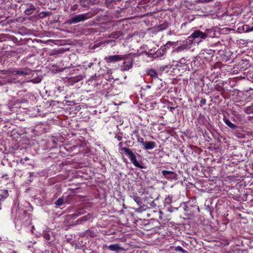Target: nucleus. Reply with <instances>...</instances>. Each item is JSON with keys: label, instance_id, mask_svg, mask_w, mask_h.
I'll return each mask as SVG.
<instances>
[{"label": "nucleus", "instance_id": "nucleus-1", "mask_svg": "<svg viewBox=\"0 0 253 253\" xmlns=\"http://www.w3.org/2000/svg\"><path fill=\"white\" fill-rule=\"evenodd\" d=\"M181 207L183 208L185 214L187 216L193 215L197 210L199 211V208L198 206L191 202L183 203L181 205Z\"/></svg>", "mask_w": 253, "mask_h": 253}, {"label": "nucleus", "instance_id": "nucleus-2", "mask_svg": "<svg viewBox=\"0 0 253 253\" xmlns=\"http://www.w3.org/2000/svg\"><path fill=\"white\" fill-rule=\"evenodd\" d=\"M121 151H124V152L128 156L131 162L134 166L140 169L143 168V167L137 161L135 154L130 149L126 147H123L121 149Z\"/></svg>", "mask_w": 253, "mask_h": 253}, {"label": "nucleus", "instance_id": "nucleus-3", "mask_svg": "<svg viewBox=\"0 0 253 253\" xmlns=\"http://www.w3.org/2000/svg\"><path fill=\"white\" fill-rule=\"evenodd\" d=\"M92 15L88 13H84L77 15L69 20L70 24L77 23L80 22L84 21L89 18H90Z\"/></svg>", "mask_w": 253, "mask_h": 253}, {"label": "nucleus", "instance_id": "nucleus-4", "mask_svg": "<svg viewBox=\"0 0 253 253\" xmlns=\"http://www.w3.org/2000/svg\"><path fill=\"white\" fill-rule=\"evenodd\" d=\"M211 32L210 29H207L205 32H203L199 30L195 31L189 37V39H198L205 40L209 36V32Z\"/></svg>", "mask_w": 253, "mask_h": 253}, {"label": "nucleus", "instance_id": "nucleus-5", "mask_svg": "<svg viewBox=\"0 0 253 253\" xmlns=\"http://www.w3.org/2000/svg\"><path fill=\"white\" fill-rule=\"evenodd\" d=\"M123 65L121 67V70L126 71L129 70L132 66L133 59L131 58H126L125 59Z\"/></svg>", "mask_w": 253, "mask_h": 253}, {"label": "nucleus", "instance_id": "nucleus-6", "mask_svg": "<svg viewBox=\"0 0 253 253\" xmlns=\"http://www.w3.org/2000/svg\"><path fill=\"white\" fill-rule=\"evenodd\" d=\"M162 174L165 178L167 179L171 180H176L177 179V174L173 171L162 170Z\"/></svg>", "mask_w": 253, "mask_h": 253}, {"label": "nucleus", "instance_id": "nucleus-7", "mask_svg": "<svg viewBox=\"0 0 253 253\" xmlns=\"http://www.w3.org/2000/svg\"><path fill=\"white\" fill-rule=\"evenodd\" d=\"M125 59V56L121 55H115L112 56H107L105 58V60L108 63L115 62L116 61L121 60Z\"/></svg>", "mask_w": 253, "mask_h": 253}, {"label": "nucleus", "instance_id": "nucleus-8", "mask_svg": "<svg viewBox=\"0 0 253 253\" xmlns=\"http://www.w3.org/2000/svg\"><path fill=\"white\" fill-rule=\"evenodd\" d=\"M140 143L144 146V148L146 150L152 149L154 148L156 146V144L153 141H143V139H142V141L140 142Z\"/></svg>", "mask_w": 253, "mask_h": 253}, {"label": "nucleus", "instance_id": "nucleus-9", "mask_svg": "<svg viewBox=\"0 0 253 253\" xmlns=\"http://www.w3.org/2000/svg\"><path fill=\"white\" fill-rule=\"evenodd\" d=\"M32 71L30 69L24 68L21 70H16L13 72L14 75H18L19 76H23L26 75H29L31 73Z\"/></svg>", "mask_w": 253, "mask_h": 253}, {"label": "nucleus", "instance_id": "nucleus-10", "mask_svg": "<svg viewBox=\"0 0 253 253\" xmlns=\"http://www.w3.org/2000/svg\"><path fill=\"white\" fill-rule=\"evenodd\" d=\"M108 249L112 251H118L119 250H123V248L118 244L111 245L108 246Z\"/></svg>", "mask_w": 253, "mask_h": 253}, {"label": "nucleus", "instance_id": "nucleus-11", "mask_svg": "<svg viewBox=\"0 0 253 253\" xmlns=\"http://www.w3.org/2000/svg\"><path fill=\"white\" fill-rule=\"evenodd\" d=\"M147 74L151 77L156 79L158 78V73L156 70L154 69H149L147 71Z\"/></svg>", "mask_w": 253, "mask_h": 253}, {"label": "nucleus", "instance_id": "nucleus-12", "mask_svg": "<svg viewBox=\"0 0 253 253\" xmlns=\"http://www.w3.org/2000/svg\"><path fill=\"white\" fill-rule=\"evenodd\" d=\"M178 45H179V43H178V41H177V42H170V41H169L165 45V49H166L167 48H169L170 46H172L173 47H176V46H178Z\"/></svg>", "mask_w": 253, "mask_h": 253}, {"label": "nucleus", "instance_id": "nucleus-13", "mask_svg": "<svg viewBox=\"0 0 253 253\" xmlns=\"http://www.w3.org/2000/svg\"><path fill=\"white\" fill-rule=\"evenodd\" d=\"M35 9V6L33 4H30L29 7L25 10V13L27 15L32 14Z\"/></svg>", "mask_w": 253, "mask_h": 253}, {"label": "nucleus", "instance_id": "nucleus-14", "mask_svg": "<svg viewBox=\"0 0 253 253\" xmlns=\"http://www.w3.org/2000/svg\"><path fill=\"white\" fill-rule=\"evenodd\" d=\"M224 122L225 124L230 128L232 129H236L238 127V126L235 125L233 123H232L230 120L227 119H224Z\"/></svg>", "mask_w": 253, "mask_h": 253}, {"label": "nucleus", "instance_id": "nucleus-15", "mask_svg": "<svg viewBox=\"0 0 253 253\" xmlns=\"http://www.w3.org/2000/svg\"><path fill=\"white\" fill-rule=\"evenodd\" d=\"M89 219L88 216H84L77 220V224L84 223Z\"/></svg>", "mask_w": 253, "mask_h": 253}, {"label": "nucleus", "instance_id": "nucleus-16", "mask_svg": "<svg viewBox=\"0 0 253 253\" xmlns=\"http://www.w3.org/2000/svg\"><path fill=\"white\" fill-rule=\"evenodd\" d=\"M132 198L138 205H140L142 204L141 198L139 196L133 195Z\"/></svg>", "mask_w": 253, "mask_h": 253}, {"label": "nucleus", "instance_id": "nucleus-17", "mask_svg": "<svg viewBox=\"0 0 253 253\" xmlns=\"http://www.w3.org/2000/svg\"><path fill=\"white\" fill-rule=\"evenodd\" d=\"M245 111L247 114H253V106L247 107L245 109Z\"/></svg>", "mask_w": 253, "mask_h": 253}, {"label": "nucleus", "instance_id": "nucleus-18", "mask_svg": "<svg viewBox=\"0 0 253 253\" xmlns=\"http://www.w3.org/2000/svg\"><path fill=\"white\" fill-rule=\"evenodd\" d=\"M64 203V199L63 198H59L55 203V205L58 206L62 205Z\"/></svg>", "mask_w": 253, "mask_h": 253}, {"label": "nucleus", "instance_id": "nucleus-19", "mask_svg": "<svg viewBox=\"0 0 253 253\" xmlns=\"http://www.w3.org/2000/svg\"><path fill=\"white\" fill-rule=\"evenodd\" d=\"M185 49V47L184 46H178L176 48H175L174 50H173V52H178L180 51H182Z\"/></svg>", "mask_w": 253, "mask_h": 253}, {"label": "nucleus", "instance_id": "nucleus-20", "mask_svg": "<svg viewBox=\"0 0 253 253\" xmlns=\"http://www.w3.org/2000/svg\"><path fill=\"white\" fill-rule=\"evenodd\" d=\"M111 35L113 38L117 39V38H119L122 35V34L120 32H117L112 33Z\"/></svg>", "mask_w": 253, "mask_h": 253}, {"label": "nucleus", "instance_id": "nucleus-21", "mask_svg": "<svg viewBox=\"0 0 253 253\" xmlns=\"http://www.w3.org/2000/svg\"><path fill=\"white\" fill-rule=\"evenodd\" d=\"M165 202L168 204H170L172 202V197L171 196H168L165 199Z\"/></svg>", "mask_w": 253, "mask_h": 253}, {"label": "nucleus", "instance_id": "nucleus-22", "mask_svg": "<svg viewBox=\"0 0 253 253\" xmlns=\"http://www.w3.org/2000/svg\"><path fill=\"white\" fill-rule=\"evenodd\" d=\"M43 237L44 239H45L47 240H48L50 239V235L47 232H44L43 233Z\"/></svg>", "mask_w": 253, "mask_h": 253}, {"label": "nucleus", "instance_id": "nucleus-23", "mask_svg": "<svg viewBox=\"0 0 253 253\" xmlns=\"http://www.w3.org/2000/svg\"><path fill=\"white\" fill-rule=\"evenodd\" d=\"M176 250L177 251H180L182 253H185L186 252V251H185L183 249V248L180 246H178L176 248Z\"/></svg>", "mask_w": 253, "mask_h": 253}, {"label": "nucleus", "instance_id": "nucleus-24", "mask_svg": "<svg viewBox=\"0 0 253 253\" xmlns=\"http://www.w3.org/2000/svg\"><path fill=\"white\" fill-rule=\"evenodd\" d=\"M159 218L161 219H163L164 220H167V219H165L163 216V213L161 211H159Z\"/></svg>", "mask_w": 253, "mask_h": 253}, {"label": "nucleus", "instance_id": "nucleus-25", "mask_svg": "<svg viewBox=\"0 0 253 253\" xmlns=\"http://www.w3.org/2000/svg\"><path fill=\"white\" fill-rule=\"evenodd\" d=\"M206 102V100L205 99H203L201 100V103H202V104H205Z\"/></svg>", "mask_w": 253, "mask_h": 253}, {"label": "nucleus", "instance_id": "nucleus-26", "mask_svg": "<svg viewBox=\"0 0 253 253\" xmlns=\"http://www.w3.org/2000/svg\"><path fill=\"white\" fill-rule=\"evenodd\" d=\"M93 63H89V64H88V66L89 68H91V66L93 65Z\"/></svg>", "mask_w": 253, "mask_h": 253}, {"label": "nucleus", "instance_id": "nucleus-27", "mask_svg": "<svg viewBox=\"0 0 253 253\" xmlns=\"http://www.w3.org/2000/svg\"><path fill=\"white\" fill-rule=\"evenodd\" d=\"M23 160L24 161H27L29 160V158L28 157H26Z\"/></svg>", "mask_w": 253, "mask_h": 253}, {"label": "nucleus", "instance_id": "nucleus-28", "mask_svg": "<svg viewBox=\"0 0 253 253\" xmlns=\"http://www.w3.org/2000/svg\"><path fill=\"white\" fill-rule=\"evenodd\" d=\"M20 163L22 164H24V161L23 159H21L20 161Z\"/></svg>", "mask_w": 253, "mask_h": 253}, {"label": "nucleus", "instance_id": "nucleus-29", "mask_svg": "<svg viewBox=\"0 0 253 253\" xmlns=\"http://www.w3.org/2000/svg\"><path fill=\"white\" fill-rule=\"evenodd\" d=\"M72 216L73 217H74L76 218V217H77L78 216V214H73L72 215Z\"/></svg>", "mask_w": 253, "mask_h": 253}, {"label": "nucleus", "instance_id": "nucleus-30", "mask_svg": "<svg viewBox=\"0 0 253 253\" xmlns=\"http://www.w3.org/2000/svg\"><path fill=\"white\" fill-rule=\"evenodd\" d=\"M146 88H151V85H147L146 86Z\"/></svg>", "mask_w": 253, "mask_h": 253}, {"label": "nucleus", "instance_id": "nucleus-31", "mask_svg": "<svg viewBox=\"0 0 253 253\" xmlns=\"http://www.w3.org/2000/svg\"><path fill=\"white\" fill-rule=\"evenodd\" d=\"M211 30V32H209V36L208 37H212V36L210 35V34L212 32Z\"/></svg>", "mask_w": 253, "mask_h": 253}, {"label": "nucleus", "instance_id": "nucleus-32", "mask_svg": "<svg viewBox=\"0 0 253 253\" xmlns=\"http://www.w3.org/2000/svg\"><path fill=\"white\" fill-rule=\"evenodd\" d=\"M29 174H30V176H32L33 175V172H29Z\"/></svg>", "mask_w": 253, "mask_h": 253}, {"label": "nucleus", "instance_id": "nucleus-33", "mask_svg": "<svg viewBox=\"0 0 253 253\" xmlns=\"http://www.w3.org/2000/svg\"><path fill=\"white\" fill-rule=\"evenodd\" d=\"M117 138H118V139L119 140H121V137H120V136H118V137H117Z\"/></svg>", "mask_w": 253, "mask_h": 253}, {"label": "nucleus", "instance_id": "nucleus-34", "mask_svg": "<svg viewBox=\"0 0 253 253\" xmlns=\"http://www.w3.org/2000/svg\"><path fill=\"white\" fill-rule=\"evenodd\" d=\"M250 31H253V26L250 29Z\"/></svg>", "mask_w": 253, "mask_h": 253}, {"label": "nucleus", "instance_id": "nucleus-35", "mask_svg": "<svg viewBox=\"0 0 253 253\" xmlns=\"http://www.w3.org/2000/svg\"><path fill=\"white\" fill-rule=\"evenodd\" d=\"M142 138H141L142 139ZM138 141L140 143L141 141H142V140H139V139H138Z\"/></svg>", "mask_w": 253, "mask_h": 253}]
</instances>
